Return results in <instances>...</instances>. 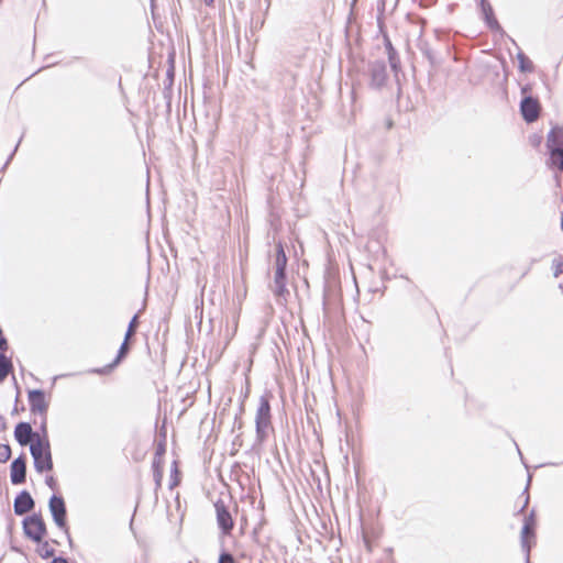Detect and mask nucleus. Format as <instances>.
Returning <instances> with one entry per match:
<instances>
[{
  "label": "nucleus",
  "instance_id": "obj_1",
  "mask_svg": "<svg viewBox=\"0 0 563 563\" xmlns=\"http://www.w3.org/2000/svg\"><path fill=\"white\" fill-rule=\"evenodd\" d=\"M31 455L34 461V468L38 473L53 470V459L48 439H38L31 444Z\"/></svg>",
  "mask_w": 563,
  "mask_h": 563
},
{
  "label": "nucleus",
  "instance_id": "obj_2",
  "mask_svg": "<svg viewBox=\"0 0 563 563\" xmlns=\"http://www.w3.org/2000/svg\"><path fill=\"white\" fill-rule=\"evenodd\" d=\"M256 438L263 442L267 438L268 428L271 427V405L266 396L260 398V404L255 417Z\"/></svg>",
  "mask_w": 563,
  "mask_h": 563
},
{
  "label": "nucleus",
  "instance_id": "obj_3",
  "mask_svg": "<svg viewBox=\"0 0 563 563\" xmlns=\"http://www.w3.org/2000/svg\"><path fill=\"white\" fill-rule=\"evenodd\" d=\"M24 534L34 542H41L46 534V525L41 515H32L23 520Z\"/></svg>",
  "mask_w": 563,
  "mask_h": 563
},
{
  "label": "nucleus",
  "instance_id": "obj_4",
  "mask_svg": "<svg viewBox=\"0 0 563 563\" xmlns=\"http://www.w3.org/2000/svg\"><path fill=\"white\" fill-rule=\"evenodd\" d=\"M367 75L369 87L380 90L386 85L388 78L386 63L379 59L368 63Z\"/></svg>",
  "mask_w": 563,
  "mask_h": 563
},
{
  "label": "nucleus",
  "instance_id": "obj_5",
  "mask_svg": "<svg viewBox=\"0 0 563 563\" xmlns=\"http://www.w3.org/2000/svg\"><path fill=\"white\" fill-rule=\"evenodd\" d=\"M53 520L58 528H60L67 537H69V529L66 523V505L62 496L53 495L48 504ZM70 540V538H68Z\"/></svg>",
  "mask_w": 563,
  "mask_h": 563
},
{
  "label": "nucleus",
  "instance_id": "obj_6",
  "mask_svg": "<svg viewBox=\"0 0 563 563\" xmlns=\"http://www.w3.org/2000/svg\"><path fill=\"white\" fill-rule=\"evenodd\" d=\"M214 508L217 514V525L220 529L221 537L230 536L234 527V521L230 511L222 500L217 501L214 504Z\"/></svg>",
  "mask_w": 563,
  "mask_h": 563
},
{
  "label": "nucleus",
  "instance_id": "obj_7",
  "mask_svg": "<svg viewBox=\"0 0 563 563\" xmlns=\"http://www.w3.org/2000/svg\"><path fill=\"white\" fill-rule=\"evenodd\" d=\"M534 527H536V517H534V511L532 510L529 514V516H527L525 519V523H523V527L521 530V536H520L521 548H522L523 552L526 553L527 563H529V554H530V550H531V545H530L528 539L534 537Z\"/></svg>",
  "mask_w": 563,
  "mask_h": 563
},
{
  "label": "nucleus",
  "instance_id": "obj_8",
  "mask_svg": "<svg viewBox=\"0 0 563 563\" xmlns=\"http://www.w3.org/2000/svg\"><path fill=\"white\" fill-rule=\"evenodd\" d=\"M540 103L538 99L526 96L520 102V111L526 122L532 123L538 120L540 115Z\"/></svg>",
  "mask_w": 563,
  "mask_h": 563
},
{
  "label": "nucleus",
  "instance_id": "obj_9",
  "mask_svg": "<svg viewBox=\"0 0 563 563\" xmlns=\"http://www.w3.org/2000/svg\"><path fill=\"white\" fill-rule=\"evenodd\" d=\"M30 410L34 415H47L48 402L45 399V394L41 389L29 390L27 394Z\"/></svg>",
  "mask_w": 563,
  "mask_h": 563
},
{
  "label": "nucleus",
  "instance_id": "obj_10",
  "mask_svg": "<svg viewBox=\"0 0 563 563\" xmlns=\"http://www.w3.org/2000/svg\"><path fill=\"white\" fill-rule=\"evenodd\" d=\"M14 438L22 446L32 444L34 441L42 439L41 435L32 430L27 422H19L14 429Z\"/></svg>",
  "mask_w": 563,
  "mask_h": 563
},
{
  "label": "nucleus",
  "instance_id": "obj_11",
  "mask_svg": "<svg viewBox=\"0 0 563 563\" xmlns=\"http://www.w3.org/2000/svg\"><path fill=\"white\" fill-rule=\"evenodd\" d=\"M11 483L13 485L23 484L26 479V460L21 455L11 463Z\"/></svg>",
  "mask_w": 563,
  "mask_h": 563
},
{
  "label": "nucleus",
  "instance_id": "obj_12",
  "mask_svg": "<svg viewBox=\"0 0 563 563\" xmlns=\"http://www.w3.org/2000/svg\"><path fill=\"white\" fill-rule=\"evenodd\" d=\"M34 500L26 490L21 492L14 499V512L18 516L25 515L34 508Z\"/></svg>",
  "mask_w": 563,
  "mask_h": 563
},
{
  "label": "nucleus",
  "instance_id": "obj_13",
  "mask_svg": "<svg viewBox=\"0 0 563 563\" xmlns=\"http://www.w3.org/2000/svg\"><path fill=\"white\" fill-rule=\"evenodd\" d=\"M547 148L548 151L563 148V126L555 125L551 129L547 136Z\"/></svg>",
  "mask_w": 563,
  "mask_h": 563
},
{
  "label": "nucleus",
  "instance_id": "obj_14",
  "mask_svg": "<svg viewBox=\"0 0 563 563\" xmlns=\"http://www.w3.org/2000/svg\"><path fill=\"white\" fill-rule=\"evenodd\" d=\"M271 289L277 297H283L286 292H288L286 289L285 271H275L274 282L271 286Z\"/></svg>",
  "mask_w": 563,
  "mask_h": 563
},
{
  "label": "nucleus",
  "instance_id": "obj_15",
  "mask_svg": "<svg viewBox=\"0 0 563 563\" xmlns=\"http://www.w3.org/2000/svg\"><path fill=\"white\" fill-rule=\"evenodd\" d=\"M386 51H387V55H388L389 65H390L391 69L394 70L395 75L397 76V74L400 69V59L398 57L396 49L393 47V45L388 38L386 40Z\"/></svg>",
  "mask_w": 563,
  "mask_h": 563
},
{
  "label": "nucleus",
  "instance_id": "obj_16",
  "mask_svg": "<svg viewBox=\"0 0 563 563\" xmlns=\"http://www.w3.org/2000/svg\"><path fill=\"white\" fill-rule=\"evenodd\" d=\"M275 271H286L287 256L282 242L276 243Z\"/></svg>",
  "mask_w": 563,
  "mask_h": 563
},
{
  "label": "nucleus",
  "instance_id": "obj_17",
  "mask_svg": "<svg viewBox=\"0 0 563 563\" xmlns=\"http://www.w3.org/2000/svg\"><path fill=\"white\" fill-rule=\"evenodd\" d=\"M152 468H153L154 481H155L156 487L158 488V487H161L162 479H163V461L161 460V457H154L153 463H152Z\"/></svg>",
  "mask_w": 563,
  "mask_h": 563
},
{
  "label": "nucleus",
  "instance_id": "obj_18",
  "mask_svg": "<svg viewBox=\"0 0 563 563\" xmlns=\"http://www.w3.org/2000/svg\"><path fill=\"white\" fill-rule=\"evenodd\" d=\"M550 154V165L556 167L558 169L563 172V148H554L549 151Z\"/></svg>",
  "mask_w": 563,
  "mask_h": 563
},
{
  "label": "nucleus",
  "instance_id": "obj_19",
  "mask_svg": "<svg viewBox=\"0 0 563 563\" xmlns=\"http://www.w3.org/2000/svg\"><path fill=\"white\" fill-rule=\"evenodd\" d=\"M517 59L519 62V69L522 73H532L533 71L532 62L522 52H519L517 54Z\"/></svg>",
  "mask_w": 563,
  "mask_h": 563
},
{
  "label": "nucleus",
  "instance_id": "obj_20",
  "mask_svg": "<svg viewBox=\"0 0 563 563\" xmlns=\"http://www.w3.org/2000/svg\"><path fill=\"white\" fill-rule=\"evenodd\" d=\"M12 369V363L0 353V382L4 380Z\"/></svg>",
  "mask_w": 563,
  "mask_h": 563
},
{
  "label": "nucleus",
  "instance_id": "obj_21",
  "mask_svg": "<svg viewBox=\"0 0 563 563\" xmlns=\"http://www.w3.org/2000/svg\"><path fill=\"white\" fill-rule=\"evenodd\" d=\"M483 11H484L485 19H486V22L489 25V27L490 29L499 27L498 22L494 18L492 7L489 4H483Z\"/></svg>",
  "mask_w": 563,
  "mask_h": 563
},
{
  "label": "nucleus",
  "instance_id": "obj_22",
  "mask_svg": "<svg viewBox=\"0 0 563 563\" xmlns=\"http://www.w3.org/2000/svg\"><path fill=\"white\" fill-rule=\"evenodd\" d=\"M128 352H129V343H128V341L124 340L119 349L117 358L114 360L113 364H111V367L119 364L121 358L124 357Z\"/></svg>",
  "mask_w": 563,
  "mask_h": 563
},
{
  "label": "nucleus",
  "instance_id": "obj_23",
  "mask_svg": "<svg viewBox=\"0 0 563 563\" xmlns=\"http://www.w3.org/2000/svg\"><path fill=\"white\" fill-rule=\"evenodd\" d=\"M137 324H139L137 314H135L129 323V327H128V330L125 333V341H129V339L135 333Z\"/></svg>",
  "mask_w": 563,
  "mask_h": 563
},
{
  "label": "nucleus",
  "instance_id": "obj_24",
  "mask_svg": "<svg viewBox=\"0 0 563 563\" xmlns=\"http://www.w3.org/2000/svg\"><path fill=\"white\" fill-rule=\"evenodd\" d=\"M11 457V448L8 444H0V463H5Z\"/></svg>",
  "mask_w": 563,
  "mask_h": 563
},
{
  "label": "nucleus",
  "instance_id": "obj_25",
  "mask_svg": "<svg viewBox=\"0 0 563 563\" xmlns=\"http://www.w3.org/2000/svg\"><path fill=\"white\" fill-rule=\"evenodd\" d=\"M40 555L44 559L51 558L54 555V549L48 544V542H44L40 550Z\"/></svg>",
  "mask_w": 563,
  "mask_h": 563
},
{
  "label": "nucleus",
  "instance_id": "obj_26",
  "mask_svg": "<svg viewBox=\"0 0 563 563\" xmlns=\"http://www.w3.org/2000/svg\"><path fill=\"white\" fill-rule=\"evenodd\" d=\"M218 563H235V559L231 553L223 551L219 555Z\"/></svg>",
  "mask_w": 563,
  "mask_h": 563
},
{
  "label": "nucleus",
  "instance_id": "obj_27",
  "mask_svg": "<svg viewBox=\"0 0 563 563\" xmlns=\"http://www.w3.org/2000/svg\"><path fill=\"white\" fill-rule=\"evenodd\" d=\"M553 269H554V277H558L560 274L563 273V262L561 261H554L553 262Z\"/></svg>",
  "mask_w": 563,
  "mask_h": 563
},
{
  "label": "nucleus",
  "instance_id": "obj_28",
  "mask_svg": "<svg viewBox=\"0 0 563 563\" xmlns=\"http://www.w3.org/2000/svg\"><path fill=\"white\" fill-rule=\"evenodd\" d=\"M41 417H42L41 430H42V433H43V435H42L41 438H42V439H47V430H46V415L41 416Z\"/></svg>",
  "mask_w": 563,
  "mask_h": 563
},
{
  "label": "nucleus",
  "instance_id": "obj_29",
  "mask_svg": "<svg viewBox=\"0 0 563 563\" xmlns=\"http://www.w3.org/2000/svg\"><path fill=\"white\" fill-rule=\"evenodd\" d=\"M8 349L7 339L2 334V330L0 329V351H5Z\"/></svg>",
  "mask_w": 563,
  "mask_h": 563
},
{
  "label": "nucleus",
  "instance_id": "obj_30",
  "mask_svg": "<svg viewBox=\"0 0 563 563\" xmlns=\"http://www.w3.org/2000/svg\"><path fill=\"white\" fill-rule=\"evenodd\" d=\"M165 453V446L164 444H159L157 448H156V453H155V456L154 457H161V460L163 461V455Z\"/></svg>",
  "mask_w": 563,
  "mask_h": 563
},
{
  "label": "nucleus",
  "instance_id": "obj_31",
  "mask_svg": "<svg viewBox=\"0 0 563 563\" xmlns=\"http://www.w3.org/2000/svg\"><path fill=\"white\" fill-rule=\"evenodd\" d=\"M45 482L51 488L55 487V479L52 476L47 477Z\"/></svg>",
  "mask_w": 563,
  "mask_h": 563
},
{
  "label": "nucleus",
  "instance_id": "obj_32",
  "mask_svg": "<svg viewBox=\"0 0 563 563\" xmlns=\"http://www.w3.org/2000/svg\"><path fill=\"white\" fill-rule=\"evenodd\" d=\"M51 563H68L64 558H54Z\"/></svg>",
  "mask_w": 563,
  "mask_h": 563
},
{
  "label": "nucleus",
  "instance_id": "obj_33",
  "mask_svg": "<svg viewBox=\"0 0 563 563\" xmlns=\"http://www.w3.org/2000/svg\"><path fill=\"white\" fill-rule=\"evenodd\" d=\"M528 503H529V496L526 497L525 504H523L522 508L520 509V512L523 511V509L527 507Z\"/></svg>",
  "mask_w": 563,
  "mask_h": 563
},
{
  "label": "nucleus",
  "instance_id": "obj_34",
  "mask_svg": "<svg viewBox=\"0 0 563 563\" xmlns=\"http://www.w3.org/2000/svg\"><path fill=\"white\" fill-rule=\"evenodd\" d=\"M214 0H203L205 4L212 5Z\"/></svg>",
  "mask_w": 563,
  "mask_h": 563
},
{
  "label": "nucleus",
  "instance_id": "obj_35",
  "mask_svg": "<svg viewBox=\"0 0 563 563\" xmlns=\"http://www.w3.org/2000/svg\"><path fill=\"white\" fill-rule=\"evenodd\" d=\"M178 473V468L176 466V463H174V470H173V475H176Z\"/></svg>",
  "mask_w": 563,
  "mask_h": 563
},
{
  "label": "nucleus",
  "instance_id": "obj_36",
  "mask_svg": "<svg viewBox=\"0 0 563 563\" xmlns=\"http://www.w3.org/2000/svg\"><path fill=\"white\" fill-rule=\"evenodd\" d=\"M178 473V468L176 466V463H174V470H173V475H176Z\"/></svg>",
  "mask_w": 563,
  "mask_h": 563
},
{
  "label": "nucleus",
  "instance_id": "obj_37",
  "mask_svg": "<svg viewBox=\"0 0 563 563\" xmlns=\"http://www.w3.org/2000/svg\"><path fill=\"white\" fill-rule=\"evenodd\" d=\"M424 53H426L427 57H428L430 60H432V56H431L430 52H429V51H426Z\"/></svg>",
  "mask_w": 563,
  "mask_h": 563
},
{
  "label": "nucleus",
  "instance_id": "obj_38",
  "mask_svg": "<svg viewBox=\"0 0 563 563\" xmlns=\"http://www.w3.org/2000/svg\"><path fill=\"white\" fill-rule=\"evenodd\" d=\"M559 288L561 289V291L563 292V282L559 285Z\"/></svg>",
  "mask_w": 563,
  "mask_h": 563
},
{
  "label": "nucleus",
  "instance_id": "obj_39",
  "mask_svg": "<svg viewBox=\"0 0 563 563\" xmlns=\"http://www.w3.org/2000/svg\"><path fill=\"white\" fill-rule=\"evenodd\" d=\"M522 93H527V87L522 88Z\"/></svg>",
  "mask_w": 563,
  "mask_h": 563
}]
</instances>
